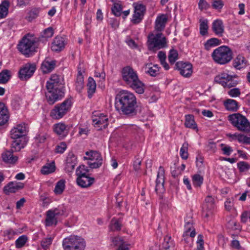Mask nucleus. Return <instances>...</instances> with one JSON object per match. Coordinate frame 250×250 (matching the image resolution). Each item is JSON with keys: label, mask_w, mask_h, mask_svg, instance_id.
<instances>
[{"label": "nucleus", "mask_w": 250, "mask_h": 250, "mask_svg": "<svg viewBox=\"0 0 250 250\" xmlns=\"http://www.w3.org/2000/svg\"><path fill=\"white\" fill-rule=\"evenodd\" d=\"M137 99L133 93L122 90L116 95L115 107L121 115L132 116L136 114Z\"/></svg>", "instance_id": "obj_1"}, {"label": "nucleus", "mask_w": 250, "mask_h": 250, "mask_svg": "<svg viewBox=\"0 0 250 250\" xmlns=\"http://www.w3.org/2000/svg\"><path fill=\"white\" fill-rule=\"evenodd\" d=\"M122 77L125 84L135 92L141 94L144 92L145 85L139 79L137 72L132 67L127 66L122 70Z\"/></svg>", "instance_id": "obj_2"}, {"label": "nucleus", "mask_w": 250, "mask_h": 250, "mask_svg": "<svg viewBox=\"0 0 250 250\" xmlns=\"http://www.w3.org/2000/svg\"><path fill=\"white\" fill-rule=\"evenodd\" d=\"M211 57L214 62L217 63L225 64L232 60L233 53L229 47L222 45L213 50Z\"/></svg>", "instance_id": "obj_3"}, {"label": "nucleus", "mask_w": 250, "mask_h": 250, "mask_svg": "<svg viewBox=\"0 0 250 250\" xmlns=\"http://www.w3.org/2000/svg\"><path fill=\"white\" fill-rule=\"evenodd\" d=\"M228 120L237 130L244 132L250 131V123L246 117L240 113H233L228 117Z\"/></svg>", "instance_id": "obj_4"}, {"label": "nucleus", "mask_w": 250, "mask_h": 250, "mask_svg": "<svg viewBox=\"0 0 250 250\" xmlns=\"http://www.w3.org/2000/svg\"><path fill=\"white\" fill-rule=\"evenodd\" d=\"M85 245L84 240L76 235H70L62 241L64 250H84Z\"/></svg>", "instance_id": "obj_5"}, {"label": "nucleus", "mask_w": 250, "mask_h": 250, "mask_svg": "<svg viewBox=\"0 0 250 250\" xmlns=\"http://www.w3.org/2000/svg\"><path fill=\"white\" fill-rule=\"evenodd\" d=\"M147 46L149 50L156 51L167 46L166 38L162 33L150 34L148 36Z\"/></svg>", "instance_id": "obj_6"}, {"label": "nucleus", "mask_w": 250, "mask_h": 250, "mask_svg": "<svg viewBox=\"0 0 250 250\" xmlns=\"http://www.w3.org/2000/svg\"><path fill=\"white\" fill-rule=\"evenodd\" d=\"M237 77L236 75L230 74L228 71H225L216 76L214 81L224 87L229 88L235 86L238 84V81L235 80Z\"/></svg>", "instance_id": "obj_7"}, {"label": "nucleus", "mask_w": 250, "mask_h": 250, "mask_svg": "<svg viewBox=\"0 0 250 250\" xmlns=\"http://www.w3.org/2000/svg\"><path fill=\"white\" fill-rule=\"evenodd\" d=\"M35 39L30 36H25L18 45V49L22 54L28 55L33 52L35 49Z\"/></svg>", "instance_id": "obj_8"}, {"label": "nucleus", "mask_w": 250, "mask_h": 250, "mask_svg": "<svg viewBox=\"0 0 250 250\" xmlns=\"http://www.w3.org/2000/svg\"><path fill=\"white\" fill-rule=\"evenodd\" d=\"M71 105L72 102L70 100H65L61 104L55 106L50 112V116L54 119H61L70 110Z\"/></svg>", "instance_id": "obj_9"}, {"label": "nucleus", "mask_w": 250, "mask_h": 250, "mask_svg": "<svg viewBox=\"0 0 250 250\" xmlns=\"http://www.w3.org/2000/svg\"><path fill=\"white\" fill-rule=\"evenodd\" d=\"M28 131V127L27 124L23 123L17 125L14 127L10 131L11 137L13 139H26L25 136Z\"/></svg>", "instance_id": "obj_10"}, {"label": "nucleus", "mask_w": 250, "mask_h": 250, "mask_svg": "<svg viewBox=\"0 0 250 250\" xmlns=\"http://www.w3.org/2000/svg\"><path fill=\"white\" fill-rule=\"evenodd\" d=\"M92 122L95 128L98 130H100L108 126V118L107 115L101 113L92 117Z\"/></svg>", "instance_id": "obj_11"}, {"label": "nucleus", "mask_w": 250, "mask_h": 250, "mask_svg": "<svg viewBox=\"0 0 250 250\" xmlns=\"http://www.w3.org/2000/svg\"><path fill=\"white\" fill-rule=\"evenodd\" d=\"M36 69V65L35 63H26L20 70L19 78L21 80H27L32 77Z\"/></svg>", "instance_id": "obj_12"}, {"label": "nucleus", "mask_w": 250, "mask_h": 250, "mask_svg": "<svg viewBox=\"0 0 250 250\" xmlns=\"http://www.w3.org/2000/svg\"><path fill=\"white\" fill-rule=\"evenodd\" d=\"M47 90L45 97L48 103L50 104H54L64 96L63 89H47Z\"/></svg>", "instance_id": "obj_13"}, {"label": "nucleus", "mask_w": 250, "mask_h": 250, "mask_svg": "<svg viewBox=\"0 0 250 250\" xmlns=\"http://www.w3.org/2000/svg\"><path fill=\"white\" fill-rule=\"evenodd\" d=\"M165 169L160 166L157 172L156 180L155 191L157 193L162 192L164 190Z\"/></svg>", "instance_id": "obj_14"}, {"label": "nucleus", "mask_w": 250, "mask_h": 250, "mask_svg": "<svg viewBox=\"0 0 250 250\" xmlns=\"http://www.w3.org/2000/svg\"><path fill=\"white\" fill-rule=\"evenodd\" d=\"M203 205V215L208 218L212 214V210L215 207L214 198L211 196H208Z\"/></svg>", "instance_id": "obj_15"}, {"label": "nucleus", "mask_w": 250, "mask_h": 250, "mask_svg": "<svg viewBox=\"0 0 250 250\" xmlns=\"http://www.w3.org/2000/svg\"><path fill=\"white\" fill-rule=\"evenodd\" d=\"M146 11V7L142 4H137L134 7V14L132 21L138 23L142 20Z\"/></svg>", "instance_id": "obj_16"}, {"label": "nucleus", "mask_w": 250, "mask_h": 250, "mask_svg": "<svg viewBox=\"0 0 250 250\" xmlns=\"http://www.w3.org/2000/svg\"><path fill=\"white\" fill-rule=\"evenodd\" d=\"M176 66L178 68L179 72L181 75L185 77H190L192 73V65L190 63H183L178 62Z\"/></svg>", "instance_id": "obj_17"}, {"label": "nucleus", "mask_w": 250, "mask_h": 250, "mask_svg": "<svg viewBox=\"0 0 250 250\" xmlns=\"http://www.w3.org/2000/svg\"><path fill=\"white\" fill-rule=\"evenodd\" d=\"M60 77L56 74L52 75L49 80L47 82L46 87L47 89H62V86H60Z\"/></svg>", "instance_id": "obj_18"}, {"label": "nucleus", "mask_w": 250, "mask_h": 250, "mask_svg": "<svg viewBox=\"0 0 250 250\" xmlns=\"http://www.w3.org/2000/svg\"><path fill=\"white\" fill-rule=\"evenodd\" d=\"M70 130V126L62 123L54 125V131L60 137L63 138L66 137Z\"/></svg>", "instance_id": "obj_19"}, {"label": "nucleus", "mask_w": 250, "mask_h": 250, "mask_svg": "<svg viewBox=\"0 0 250 250\" xmlns=\"http://www.w3.org/2000/svg\"><path fill=\"white\" fill-rule=\"evenodd\" d=\"M77 161L76 156L72 153L69 152L66 159V164L65 166V170L68 173H70L73 171Z\"/></svg>", "instance_id": "obj_20"}, {"label": "nucleus", "mask_w": 250, "mask_h": 250, "mask_svg": "<svg viewBox=\"0 0 250 250\" xmlns=\"http://www.w3.org/2000/svg\"><path fill=\"white\" fill-rule=\"evenodd\" d=\"M65 45V39L62 37L57 36L52 42L51 48L53 51L60 52L64 48Z\"/></svg>", "instance_id": "obj_21"}, {"label": "nucleus", "mask_w": 250, "mask_h": 250, "mask_svg": "<svg viewBox=\"0 0 250 250\" xmlns=\"http://www.w3.org/2000/svg\"><path fill=\"white\" fill-rule=\"evenodd\" d=\"M226 135L230 141L237 140L239 143L250 144V137H247L246 135L238 133L234 134L228 133Z\"/></svg>", "instance_id": "obj_22"}, {"label": "nucleus", "mask_w": 250, "mask_h": 250, "mask_svg": "<svg viewBox=\"0 0 250 250\" xmlns=\"http://www.w3.org/2000/svg\"><path fill=\"white\" fill-rule=\"evenodd\" d=\"M23 187L24 184L23 183L17 182H11L4 187V192L6 194L15 193L17 190L22 188Z\"/></svg>", "instance_id": "obj_23"}, {"label": "nucleus", "mask_w": 250, "mask_h": 250, "mask_svg": "<svg viewBox=\"0 0 250 250\" xmlns=\"http://www.w3.org/2000/svg\"><path fill=\"white\" fill-rule=\"evenodd\" d=\"M167 21V16L166 14H162L158 16L155 21V29L156 31L161 32L165 28Z\"/></svg>", "instance_id": "obj_24"}, {"label": "nucleus", "mask_w": 250, "mask_h": 250, "mask_svg": "<svg viewBox=\"0 0 250 250\" xmlns=\"http://www.w3.org/2000/svg\"><path fill=\"white\" fill-rule=\"evenodd\" d=\"M95 181L94 178L90 177L88 175H84L78 177L77 183L82 188H87L90 187Z\"/></svg>", "instance_id": "obj_25"}, {"label": "nucleus", "mask_w": 250, "mask_h": 250, "mask_svg": "<svg viewBox=\"0 0 250 250\" xmlns=\"http://www.w3.org/2000/svg\"><path fill=\"white\" fill-rule=\"evenodd\" d=\"M212 30L215 34L222 37L224 32V26L223 21L220 20H216L212 23Z\"/></svg>", "instance_id": "obj_26"}, {"label": "nucleus", "mask_w": 250, "mask_h": 250, "mask_svg": "<svg viewBox=\"0 0 250 250\" xmlns=\"http://www.w3.org/2000/svg\"><path fill=\"white\" fill-rule=\"evenodd\" d=\"M185 231L183 233V237L189 235L193 238L196 235L195 229L193 227V221L191 219L189 220H185Z\"/></svg>", "instance_id": "obj_27"}, {"label": "nucleus", "mask_w": 250, "mask_h": 250, "mask_svg": "<svg viewBox=\"0 0 250 250\" xmlns=\"http://www.w3.org/2000/svg\"><path fill=\"white\" fill-rule=\"evenodd\" d=\"M247 61L245 57L238 55L233 61V66L236 69L240 70L246 67L247 65Z\"/></svg>", "instance_id": "obj_28"}, {"label": "nucleus", "mask_w": 250, "mask_h": 250, "mask_svg": "<svg viewBox=\"0 0 250 250\" xmlns=\"http://www.w3.org/2000/svg\"><path fill=\"white\" fill-rule=\"evenodd\" d=\"M55 66V61L45 60L42 64L41 69L43 73H48L52 71Z\"/></svg>", "instance_id": "obj_29"}, {"label": "nucleus", "mask_w": 250, "mask_h": 250, "mask_svg": "<svg viewBox=\"0 0 250 250\" xmlns=\"http://www.w3.org/2000/svg\"><path fill=\"white\" fill-rule=\"evenodd\" d=\"M8 119L7 108L3 103H0V125H5L8 122Z\"/></svg>", "instance_id": "obj_30"}, {"label": "nucleus", "mask_w": 250, "mask_h": 250, "mask_svg": "<svg viewBox=\"0 0 250 250\" xmlns=\"http://www.w3.org/2000/svg\"><path fill=\"white\" fill-rule=\"evenodd\" d=\"M2 158L4 162L8 164H14L18 160V157L14 156L11 151H6L2 154Z\"/></svg>", "instance_id": "obj_31"}, {"label": "nucleus", "mask_w": 250, "mask_h": 250, "mask_svg": "<svg viewBox=\"0 0 250 250\" xmlns=\"http://www.w3.org/2000/svg\"><path fill=\"white\" fill-rule=\"evenodd\" d=\"M58 223L57 218L52 214V212L48 210L46 213L45 225L46 226H56Z\"/></svg>", "instance_id": "obj_32"}, {"label": "nucleus", "mask_w": 250, "mask_h": 250, "mask_svg": "<svg viewBox=\"0 0 250 250\" xmlns=\"http://www.w3.org/2000/svg\"><path fill=\"white\" fill-rule=\"evenodd\" d=\"M224 105L226 109L229 111H236L239 108L238 102L230 99L225 100Z\"/></svg>", "instance_id": "obj_33"}, {"label": "nucleus", "mask_w": 250, "mask_h": 250, "mask_svg": "<svg viewBox=\"0 0 250 250\" xmlns=\"http://www.w3.org/2000/svg\"><path fill=\"white\" fill-rule=\"evenodd\" d=\"M12 143V147L16 151H19L21 149L24 148L27 143L26 139H14Z\"/></svg>", "instance_id": "obj_34"}, {"label": "nucleus", "mask_w": 250, "mask_h": 250, "mask_svg": "<svg viewBox=\"0 0 250 250\" xmlns=\"http://www.w3.org/2000/svg\"><path fill=\"white\" fill-rule=\"evenodd\" d=\"M96 87V84L95 80L93 78L89 77L87 83V89L88 96L89 98H91L93 94L95 93Z\"/></svg>", "instance_id": "obj_35"}, {"label": "nucleus", "mask_w": 250, "mask_h": 250, "mask_svg": "<svg viewBox=\"0 0 250 250\" xmlns=\"http://www.w3.org/2000/svg\"><path fill=\"white\" fill-rule=\"evenodd\" d=\"M185 126L192 129H197V125L194 121V116L192 115H187L185 116V122L184 124Z\"/></svg>", "instance_id": "obj_36"}, {"label": "nucleus", "mask_w": 250, "mask_h": 250, "mask_svg": "<svg viewBox=\"0 0 250 250\" xmlns=\"http://www.w3.org/2000/svg\"><path fill=\"white\" fill-rule=\"evenodd\" d=\"M9 2L4 0L0 4V19L5 18L8 14Z\"/></svg>", "instance_id": "obj_37"}, {"label": "nucleus", "mask_w": 250, "mask_h": 250, "mask_svg": "<svg viewBox=\"0 0 250 250\" xmlns=\"http://www.w3.org/2000/svg\"><path fill=\"white\" fill-rule=\"evenodd\" d=\"M221 41L217 38H212L207 41L204 43L205 48L207 50H209L212 47L220 44Z\"/></svg>", "instance_id": "obj_38"}, {"label": "nucleus", "mask_w": 250, "mask_h": 250, "mask_svg": "<svg viewBox=\"0 0 250 250\" xmlns=\"http://www.w3.org/2000/svg\"><path fill=\"white\" fill-rule=\"evenodd\" d=\"M200 33L202 36H205L208 34V20L203 18L200 19Z\"/></svg>", "instance_id": "obj_39"}, {"label": "nucleus", "mask_w": 250, "mask_h": 250, "mask_svg": "<svg viewBox=\"0 0 250 250\" xmlns=\"http://www.w3.org/2000/svg\"><path fill=\"white\" fill-rule=\"evenodd\" d=\"M86 156L84 157V159L86 160L95 161L102 159L101 154L96 151L91 150L85 153Z\"/></svg>", "instance_id": "obj_40"}, {"label": "nucleus", "mask_w": 250, "mask_h": 250, "mask_svg": "<svg viewBox=\"0 0 250 250\" xmlns=\"http://www.w3.org/2000/svg\"><path fill=\"white\" fill-rule=\"evenodd\" d=\"M65 181L60 180L56 184L54 192L57 195L61 194L65 188Z\"/></svg>", "instance_id": "obj_41"}, {"label": "nucleus", "mask_w": 250, "mask_h": 250, "mask_svg": "<svg viewBox=\"0 0 250 250\" xmlns=\"http://www.w3.org/2000/svg\"><path fill=\"white\" fill-rule=\"evenodd\" d=\"M146 72L151 76L155 77L159 74L160 68L158 64H153L152 66L148 65Z\"/></svg>", "instance_id": "obj_42"}, {"label": "nucleus", "mask_w": 250, "mask_h": 250, "mask_svg": "<svg viewBox=\"0 0 250 250\" xmlns=\"http://www.w3.org/2000/svg\"><path fill=\"white\" fill-rule=\"evenodd\" d=\"M192 181L195 188H200L203 184L204 178L199 174H195L192 176Z\"/></svg>", "instance_id": "obj_43"}, {"label": "nucleus", "mask_w": 250, "mask_h": 250, "mask_svg": "<svg viewBox=\"0 0 250 250\" xmlns=\"http://www.w3.org/2000/svg\"><path fill=\"white\" fill-rule=\"evenodd\" d=\"M55 170V166L54 162L47 164L44 166L42 169L41 172L43 174L47 175L53 172Z\"/></svg>", "instance_id": "obj_44"}, {"label": "nucleus", "mask_w": 250, "mask_h": 250, "mask_svg": "<svg viewBox=\"0 0 250 250\" xmlns=\"http://www.w3.org/2000/svg\"><path fill=\"white\" fill-rule=\"evenodd\" d=\"M10 72L8 70H3L0 73V84L6 83L10 78Z\"/></svg>", "instance_id": "obj_45"}, {"label": "nucleus", "mask_w": 250, "mask_h": 250, "mask_svg": "<svg viewBox=\"0 0 250 250\" xmlns=\"http://www.w3.org/2000/svg\"><path fill=\"white\" fill-rule=\"evenodd\" d=\"M188 146L187 142L184 143L180 150V155L184 160H187L188 158Z\"/></svg>", "instance_id": "obj_46"}, {"label": "nucleus", "mask_w": 250, "mask_h": 250, "mask_svg": "<svg viewBox=\"0 0 250 250\" xmlns=\"http://www.w3.org/2000/svg\"><path fill=\"white\" fill-rule=\"evenodd\" d=\"M112 242L113 244L115 246H118V248H120L121 247L123 248L125 247H128L124 240L120 237H115L113 238Z\"/></svg>", "instance_id": "obj_47"}, {"label": "nucleus", "mask_w": 250, "mask_h": 250, "mask_svg": "<svg viewBox=\"0 0 250 250\" xmlns=\"http://www.w3.org/2000/svg\"><path fill=\"white\" fill-rule=\"evenodd\" d=\"M158 57L161 62L162 65L166 70H168L169 68L168 64L166 62V55L164 52L160 51L158 54Z\"/></svg>", "instance_id": "obj_48"}, {"label": "nucleus", "mask_w": 250, "mask_h": 250, "mask_svg": "<svg viewBox=\"0 0 250 250\" xmlns=\"http://www.w3.org/2000/svg\"><path fill=\"white\" fill-rule=\"evenodd\" d=\"M178 54L177 51L174 49H171L168 55V59L169 62L171 64H174L178 59Z\"/></svg>", "instance_id": "obj_49"}, {"label": "nucleus", "mask_w": 250, "mask_h": 250, "mask_svg": "<svg viewBox=\"0 0 250 250\" xmlns=\"http://www.w3.org/2000/svg\"><path fill=\"white\" fill-rule=\"evenodd\" d=\"M122 9V6L120 3H114L112 7V12L115 16L119 17L121 15Z\"/></svg>", "instance_id": "obj_50"}, {"label": "nucleus", "mask_w": 250, "mask_h": 250, "mask_svg": "<svg viewBox=\"0 0 250 250\" xmlns=\"http://www.w3.org/2000/svg\"><path fill=\"white\" fill-rule=\"evenodd\" d=\"M40 11V8H34L32 9L28 13V16L27 17V20L29 21H32L33 20L37 18Z\"/></svg>", "instance_id": "obj_51"}, {"label": "nucleus", "mask_w": 250, "mask_h": 250, "mask_svg": "<svg viewBox=\"0 0 250 250\" xmlns=\"http://www.w3.org/2000/svg\"><path fill=\"white\" fill-rule=\"evenodd\" d=\"M53 237L52 236H47L46 237L43 238L41 242V246L43 249H46L52 244Z\"/></svg>", "instance_id": "obj_52"}, {"label": "nucleus", "mask_w": 250, "mask_h": 250, "mask_svg": "<svg viewBox=\"0 0 250 250\" xmlns=\"http://www.w3.org/2000/svg\"><path fill=\"white\" fill-rule=\"evenodd\" d=\"M121 222L119 220L113 218L111 220L110 228L113 231L119 230L121 229Z\"/></svg>", "instance_id": "obj_53"}, {"label": "nucleus", "mask_w": 250, "mask_h": 250, "mask_svg": "<svg viewBox=\"0 0 250 250\" xmlns=\"http://www.w3.org/2000/svg\"><path fill=\"white\" fill-rule=\"evenodd\" d=\"M237 167L241 172H243L250 169V165L246 162L241 161L237 163Z\"/></svg>", "instance_id": "obj_54"}, {"label": "nucleus", "mask_w": 250, "mask_h": 250, "mask_svg": "<svg viewBox=\"0 0 250 250\" xmlns=\"http://www.w3.org/2000/svg\"><path fill=\"white\" fill-rule=\"evenodd\" d=\"M88 171L89 170L85 166L81 165L77 168L76 175L78 176V177L86 175H87V173Z\"/></svg>", "instance_id": "obj_55"}, {"label": "nucleus", "mask_w": 250, "mask_h": 250, "mask_svg": "<svg viewBox=\"0 0 250 250\" xmlns=\"http://www.w3.org/2000/svg\"><path fill=\"white\" fill-rule=\"evenodd\" d=\"M65 208L63 206H59L58 208L49 209L53 215L57 218L58 216L62 215L64 214Z\"/></svg>", "instance_id": "obj_56"}, {"label": "nucleus", "mask_w": 250, "mask_h": 250, "mask_svg": "<svg viewBox=\"0 0 250 250\" xmlns=\"http://www.w3.org/2000/svg\"><path fill=\"white\" fill-rule=\"evenodd\" d=\"M27 241V237L25 235H22L20 236L16 241V246L18 248L22 247Z\"/></svg>", "instance_id": "obj_57"}, {"label": "nucleus", "mask_w": 250, "mask_h": 250, "mask_svg": "<svg viewBox=\"0 0 250 250\" xmlns=\"http://www.w3.org/2000/svg\"><path fill=\"white\" fill-rule=\"evenodd\" d=\"M66 144L64 142H62L58 145L55 148V151L57 153H62L66 150Z\"/></svg>", "instance_id": "obj_58"}, {"label": "nucleus", "mask_w": 250, "mask_h": 250, "mask_svg": "<svg viewBox=\"0 0 250 250\" xmlns=\"http://www.w3.org/2000/svg\"><path fill=\"white\" fill-rule=\"evenodd\" d=\"M93 161V162H88L87 164L90 168H96L99 167L102 165L103 159L102 158L99 160H97Z\"/></svg>", "instance_id": "obj_59"}, {"label": "nucleus", "mask_w": 250, "mask_h": 250, "mask_svg": "<svg viewBox=\"0 0 250 250\" xmlns=\"http://www.w3.org/2000/svg\"><path fill=\"white\" fill-rule=\"evenodd\" d=\"M212 6L215 9H221L222 8L224 3L222 0H211Z\"/></svg>", "instance_id": "obj_60"}, {"label": "nucleus", "mask_w": 250, "mask_h": 250, "mask_svg": "<svg viewBox=\"0 0 250 250\" xmlns=\"http://www.w3.org/2000/svg\"><path fill=\"white\" fill-rule=\"evenodd\" d=\"M233 199L232 198L227 199L225 202V207L226 210L230 211L233 209Z\"/></svg>", "instance_id": "obj_61"}, {"label": "nucleus", "mask_w": 250, "mask_h": 250, "mask_svg": "<svg viewBox=\"0 0 250 250\" xmlns=\"http://www.w3.org/2000/svg\"><path fill=\"white\" fill-rule=\"evenodd\" d=\"M228 93L231 97H237L241 94V92L239 88H234L229 90Z\"/></svg>", "instance_id": "obj_62"}, {"label": "nucleus", "mask_w": 250, "mask_h": 250, "mask_svg": "<svg viewBox=\"0 0 250 250\" xmlns=\"http://www.w3.org/2000/svg\"><path fill=\"white\" fill-rule=\"evenodd\" d=\"M46 137L47 135L45 133H40L36 136L35 140L37 143H43L46 139Z\"/></svg>", "instance_id": "obj_63"}, {"label": "nucleus", "mask_w": 250, "mask_h": 250, "mask_svg": "<svg viewBox=\"0 0 250 250\" xmlns=\"http://www.w3.org/2000/svg\"><path fill=\"white\" fill-rule=\"evenodd\" d=\"M54 34L53 29L51 27H48L43 31L42 36L44 38H48L51 37Z\"/></svg>", "instance_id": "obj_64"}]
</instances>
